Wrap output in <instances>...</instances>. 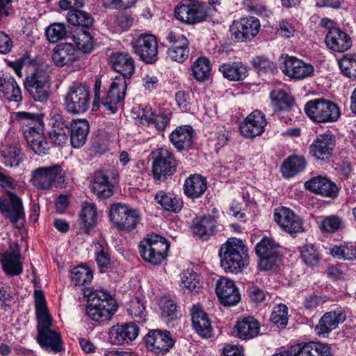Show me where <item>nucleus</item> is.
Here are the masks:
<instances>
[{
    "label": "nucleus",
    "instance_id": "1",
    "mask_svg": "<svg viewBox=\"0 0 356 356\" xmlns=\"http://www.w3.org/2000/svg\"><path fill=\"white\" fill-rule=\"evenodd\" d=\"M28 58L22 56L15 61H9L8 65L13 69L19 77H22L24 67L28 69L24 81L25 90L36 102H46L50 97V83L48 73L43 69L30 65L27 66Z\"/></svg>",
    "mask_w": 356,
    "mask_h": 356
},
{
    "label": "nucleus",
    "instance_id": "2",
    "mask_svg": "<svg viewBox=\"0 0 356 356\" xmlns=\"http://www.w3.org/2000/svg\"><path fill=\"white\" fill-rule=\"evenodd\" d=\"M35 305L38 320V343L42 348L60 352L63 349L60 334L51 329V318L47 310L44 295L41 290L35 291Z\"/></svg>",
    "mask_w": 356,
    "mask_h": 356
},
{
    "label": "nucleus",
    "instance_id": "3",
    "mask_svg": "<svg viewBox=\"0 0 356 356\" xmlns=\"http://www.w3.org/2000/svg\"><path fill=\"white\" fill-rule=\"evenodd\" d=\"M220 266L226 273H238L248 265V248L237 238H229L218 251Z\"/></svg>",
    "mask_w": 356,
    "mask_h": 356
},
{
    "label": "nucleus",
    "instance_id": "4",
    "mask_svg": "<svg viewBox=\"0 0 356 356\" xmlns=\"http://www.w3.org/2000/svg\"><path fill=\"white\" fill-rule=\"evenodd\" d=\"M86 312L88 316L96 322H105L111 318L118 309L115 300L104 291H95L87 295Z\"/></svg>",
    "mask_w": 356,
    "mask_h": 356
},
{
    "label": "nucleus",
    "instance_id": "5",
    "mask_svg": "<svg viewBox=\"0 0 356 356\" xmlns=\"http://www.w3.org/2000/svg\"><path fill=\"white\" fill-rule=\"evenodd\" d=\"M170 243L159 234H148L138 245L139 253L143 260L159 266L167 258Z\"/></svg>",
    "mask_w": 356,
    "mask_h": 356
},
{
    "label": "nucleus",
    "instance_id": "6",
    "mask_svg": "<svg viewBox=\"0 0 356 356\" xmlns=\"http://www.w3.org/2000/svg\"><path fill=\"white\" fill-rule=\"evenodd\" d=\"M209 7L198 0H182L175 8V18L188 25H194L206 21Z\"/></svg>",
    "mask_w": 356,
    "mask_h": 356
},
{
    "label": "nucleus",
    "instance_id": "7",
    "mask_svg": "<svg viewBox=\"0 0 356 356\" xmlns=\"http://www.w3.org/2000/svg\"><path fill=\"white\" fill-rule=\"evenodd\" d=\"M304 110L312 121L318 123L333 122L340 116V110L337 104L323 98L307 102Z\"/></svg>",
    "mask_w": 356,
    "mask_h": 356
},
{
    "label": "nucleus",
    "instance_id": "8",
    "mask_svg": "<svg viewBox=\"0 0 356 356\" xmlns=\"http://www.w3.org/2000/svg\"><path fill=\"white\" fill-rule=\"evenodd\" d=\"M90 105V91L82 83L70 86L64 97L65 110L72 114L79 115L86 113Z\"/></svg>",
    "mask_w": 356,
    "mask_h": 356
},
{
    "label": "nucleus",
    "instance_id": "9",
    "mask_svg": "<svg viewBox=\"0 0 356 356\" xmlns=\"http://www.w3.org/2000/svg\"><path fill=\"white\" fill-rule=\"evenodd\" d=\"M31 181L41 190H49L54 186L63 187L65 182L63 168L59 165L38 168L32 172Z\"/></svg>",
    "mask_w": 356,
    "mask_h": 356
},
{
    "label": "nucleus",
    "instance_id": "10",
    "mask_svg": "<svg viewBox=\"0 0 356 356\" xmlns=\"http://www.w3.org/2000/svg\"><path fill=\"white\" fill-rule=\"evenodd\" d=\"M152 175L155 181L164 182L177 170V161L173 154L165 148H159L153 152Z\"/></svg>",
    "mask_w": 356,
    "mask_h": 356
},
{
    "label": "nucleus",
    "instance_id": "11",
    "mask_svg": "<svg viewBox=\"0 0 356 356\" xmlns=\"http://www.w3.org/2000/svg\"><path fill=\"white\" fill-rule=\"evenodd\" d=\"M130 45L132 51L145 63L152 64L158 60V41L155 35L141 33L132 39Z\"/></svg>",
    "mask_w": 356,
    "mask_h": 356
},
{
    "label": "nucleus",
    "instance_id": "12",
    "mask_svg": "<svg viewBox=\"0 0 356 356\" xmlns=\"http://www.w3.org/2000/svg\"><path fill=\"white\" fill-rule=\"evenodd\" d=\"M280 245L273 238L264 237L255 248L259 258L258 266L261 270H272L278 266Z\"/></svg>",
    "mask_w": 356,
    "mask_h": 356
},
{
    "label": "nucleus",
    "instance_id": "13",
    "mask_svg": "<svg viewBox=\"0 0 356 356\" xmlns=\"http://www.w3.org/2000/svg\"><path fill=\"white\" fill-rule=\"evenodd\" d=\"M259 29V20L257 17L249 16L234 20L229 31L232 40L242 42L252 40L257 35Z\"/></svg>",
    "mask_w": 356,
    "mask_h": 356
},
{
    "label": "nucleus",
    "instance_id": "14",
    "mask_svg": "<svg viewBox=\"0 0 356 356\" xmlns=\"http://www.w3.org/2000/svg\"><path fill=\"white\" fill-rule=\"evenodd\" d=\"M274 220L285 232L293 236L303 232L302 221L291 209L280 207L274 209Z\"/></svg>",
    "mask_w": 356,
    "mask_h": 356
},
{
    "label": "nucleus",
    "instance_id": "15",
    "mask_svg": "<svg viewBox=\"0 0 356 356\" xmlns=\"http://www.w3.org/2000/svg\"><path fill=\"white\" fill-rule=\"evenodd\" d=\"M146 348L156 355H165L174 345V341L167 330H152L145 337Z\"/></svg>",
    "mask_w": 356,
    "mask_h": 356
},
{
    "label": "nucleus",
    "instance_id": "16",
    "mask_svg": "<svg viewBox=\"0 0 356 356\" xmlns=\"http://www.w3.org/2000/svg\"><path fill=\"white\" fill-rule=\"evenodd\" d=\"M127 81L121 76H115L112 81L106 96L102 98V105L111 113H115L118 104L124 100L127 90Z\"/></svg>",
    "mask_w": 356,
    "mask_h": 356
},
{
    "label": "nucleus",
    "instance_id": "17",
    "mask_svg": "<svg viewBox=\"0 0 356 356\" xmlns=\"http://www.w3.org/2000/svg\"><path fill=\"white\" fill-rule=\"evenodd\" d=\"M335 146V136L327 131L316 136L309 147V152L316 159L327 161L331 157Z\"/></svg>",
    "mask_w": 356,
    "mask_h": 356
},
{
    "label": "nucleus",
    "instance_id": "18",
    "mask_svg": "<svg viewBox=\"0 0 356 356\" xmlns=\"http://www.w3.org/2000/svg\"><path fill=\"white\" fill-rule=\"evenodd\" d=\"M282 72L294 79H302L310 76L314 72V67L296 57L286 56L282 63Z\"/></svg>",
    "mask_w": 356,
    "mask_h": 356
},
{
    "label": "nucleus",
    "instance_id": "19",
    "mask_svg": "<svg viewBox=\"0 0 356 356\" xmlns=\"http://www.w3.org/2000/svg\"><path fill=\"white\" fill-rule=\"evenodd\" d=\"M267 124L265 115L259 110L250 113L239 127L241 134L245 138L260 136Z\"/></svg>",
    "mask_w": 356,
    "mask_h": 356
},
{
    "label": "nucleus",
    "instance_id": "20",
    "mask_svg": "<svg viewBox=\"0 0 356 356\" xmlns=\"http://www.w3.org/2000/svg\"><path fill=\"white\" fill-rule=\"evenodd\" d=\"M346 319V312L342 307H337L326 312L320 318L318 323L315 327L316 334L325 337L332 330L337 328L339 325L343 323Z\"/></svg>",
    "mask_w": 356,
    "mask_h": 356
},
{
    "label": "nucleus",
    "instance_id": "21",
    "mask_svg": "<svg viewBox=\"0 0 356 356\" xmlns=\"http://www.w3.org/2000/svg\"><path fill=\"white\" fill-rule=\"evenodd\" d=\"M139 328L134 323H124L111 327L108 340L114 345L128 344L138 335Z\"/></svg>",
    "mask_w": 356,
    "mask_h": 356
},
{
    "label": "nucleus",
    "instance_id": "22",
    "mask_svg": "<svg viewBox=\"0 0 356 356\" xmlns=\"http://www.w3.org/2000/svg\"><path fill=\"white\" fill-rule=\"evenodd\" d=\"M49 136L55 145H63L70 140V122L61 114H55L50 120Z\"/></svg>",
    "mask_w": 356,
    "mask_h": 356
},
{
    "label": "nucleus",
    "instance_id": "23",
    "mask_svg": "<svg viewBox=\"0 0 356 356\" xmlns=\"http://www.w3.org/2000/svg\"><path fill=\"white\" fill-rule=\"evenodd\" d=\"M0 211L11 222L16 223L25 216L22 201L13 193L6 198H0Z\"/></svg>",
    "mask_w": 356,
    "mask_h": 356
},
{
    "label": "nucleus",
    "instance_id": "24",
    "mask_svg": "<svg viewBox=\"0 0 356 356\" xmlns=\"http://www.w3.org/2000/svg\"><path fill=\"white\" fill-rule=\"evenodd\" d=\"M216 292L220 303L224 306L235 305L241 299L234 282L226 277H220L217 281Z\"/></svg>",
    "mask_w": 356,
    "mask_h": 356
},
{
    "label": "nucleus",
    "instance_id": "25",
    "mask_svg": "<svg viewBox=\"0 0 356 356\" xmlns=\"http://www.w3.org/2000/svg\"><path fill=\"white\" fill-rule=\"evenodd\" d=\"M305 186L310 191L323 197L334 199L338 195V186L335 183L325 177L317 176L313 177L306 181Z\"/></svg>",
    "mask_w": 356,
    "mask_h": 356
},
{
    "label": "nucleus",
    "instance_id": "26",
    "mask_svg": "<svg viewBox=\"0 0 356 356\" xmlns=\"http://www.w3.org/2000/svg\"><path fill=\"white\" fill-rule=\"evenodd\" d=\"M325 42L330 50L335 52H344L352 46V40L348 33L336 27L329 29Z\"/></svg>",
    "mask_w": 356,
    "mask_h": 356
},
{
    "label": "nucleus",
    "instance_id": "27",
    "mask_svg": "<svg viewBox=\"0 0 356 356\" xmlns=\"http://www.w3.org/2000/svg\"><path fill=\"white\" fill-rule=\"evenodd\" d=\"M110 63L113 70L125 79L132 76L135 72V61L127 52H115L111 55Z\"/></svg>",
    "mask_w": 356,
    "mask_h": 356
},
{
    "label": "nucleus",
    "instance_id": "28",
    "mask_svg": "<svg viewBox=\"0 0 356 356\" xmlns=\"http://www.w3.org/2000/svg\"><path fill=\"white\" fill-rule=\"evenodd\" d=\"M54 63L58 67L72 65L79 58V51L71 43H61L53 49Z\"/></svg>",
    "mask_w": 356,
    "mask_h": 356
},
{
    "label": "nucleus",
    "instance_id": "29",
    "mask_svg": "<svg viewBox=\"0 0 356 356\" xmlns=\"http://www.w3.org/2000/svg\"><path fill=\"white\" fill-rule=\"evenodd\" d=\"M16 250L10 248L0 256L2 268L6 275L15 276L23 271L22 264L20 261L21 254L18 244H15Z\"/></svg>",
    "mask_w": 356,
    "mask_h": 356
},
{
    "label": "nucleus",
    "instance_id": "30",
    "mask_svg": "<svg viewBox=\"0 0 356 356\" xmlns=\"http://www.w3.org/2000/svg\"><path fill=\"white\" fill-rule=\"evenodd\" d=\"M192 325L195 332L202 338L212 337V327L208 314L199 306L194 305L191 312Z\"/></svg>",
    "mask_w": 356,
    "mask_h": 356
},
{
    "label": "nucleus",
    "instance_id": "31",
    "mask_svg": "<svg viewBox=\"0 0 356 356\" xmlns=\"http://www.w3.org/2000/svg\"><path fill=\"white\" fill-rule=\"evenodd\" d=\"M24 137L28 145L35 154L44 155L48 153L49 145L39 126L30 127L29 131H24Z\"/></svg>",
    "mask_w": 356,
    "mask_h": 356
},
{
    "label": "nucleus",
    "instance_id": "32",
    "mask_svg": "<svg viewBox=\"0 0 356 356\" xmlns=\"http://www.w3.org/2000/svg\"><path fill=\"white\" fill-rule=\"evenodd\" d=\"M216 220L213 216H204L193 220L191 227L193 234L202 241L208 240L217 232Z\"/></svg>",
    "mask_w": 356,
    "mask_h": 356
},
{
    "label": "nucleus",
    "instance_id": "33",
    "mask_svg": "<svg viewBox=\"0 0 356 356\" xmlns=\"http://www.w3.org/2000/svg\"><path fill=\"white\" fill-rule=\"evenodd\" d=\"M194 131L191 126H180L173 131L170 140L179 151L188 150L193 143Z\"/></svg>",
    "mask_w": 356,
    "mask_h": 356
},
{
    "label": "nucleus",
    "instance_id": "34",
    "mask_svg": "<svg viewBox=\"0 0 356 356\" xmlns=\"http://www.w3.org/2000/svg\"><path fill=\"white\" fill-rule=\"evenodd\" d=\"M141 124L154 126L157 131H163L170 122V118L165 113L154 114L151 107L145 106L138 115Z\"/></svg>",
    "mask_w": 356,
    "mask_h": 356
},
{
    "label": "nucleus",
    "instance_id": "35",
    "mask_svg": "<svg viewBox=\"0 0 356 356\" xmlns=\"http://www.w3.org/2000/svg\"><path fill=\"white\" fill-rule=\"evenodd\" d=\"M89 128V123L85 119L70 122V140L74 147L79 148L85 144Z\"/></svg>",
    "mask_w": 356,
    "mask_h": 356
},
{
    "label": "nucleus",
    "instance_id": "36",
    "mask_svg": "<svg viewBox=\"0 0 356 356\" xmlns=\"http://www.w3.org/2000/svg\"><path fill=\"white\" fill-rule=\"evenodd\" d=\"M207 188V179L200 175H192L188 177L184 184V194L191 199L200 197Z\"/></svg>",
    "mask_w": 356,
    "mask_h": 356
},
{
    "label": "nucleus",
    "instance_id": "37",
    "mask_svg": "<svg viewBox=\"0 0 356 356\" xmlns=\"http://www.w3.org/2000/svg\"><path fill=\"white\" fill-rule=\"evenodd\" d=\"M234 329L236 336L239 339L247 340L252 339L259 334L260 324L255 318L248 316L237 321Z\"/></svg>",
    "mask_w": 356,
    "mask_h": 356
},
{
    "label": "nucleus",
    "instance_id": "38",
    "mask_svg": "<svg viewBox=\"0 0 356 356\" xmlns=\"http://www.w3.org/2000/svg\"><path fill=\"white\" fill-rule=\"evenodd\" d=\"M0 92L8 102H19L22 99L21 89L15 79L8 74H2L0 79Z\"/></svg>",
    "mask_w": 356,
    "mask_h": 356
},
{
    "label": "nucleus",
    "instance_id": "39",
    "mask_svg": "<svg viewBox=\"0 0 356 356\" xmlns=\"http://www.w3.org/2000/svg\"><path fill=\"white\" fill-rule=\"evenodd\" d=\"M0 156L1 163L6 167H17L23 160L21 147L17 143L3 145Z\"/></svg>",
    "mask_w": 356,
    "mask_h": 356
},
{
    "label": "nucleus",
    "instance_id": "40",
    "mask_svg": "<svg viewBox=\"0 0 356 356\" xmlns=\"http://www.w3.org/2000/svg\"><path fill=\"white\" fill-rule=\"evenodd\" d=\"M296 356H332L331 348L326 343L310 341L295 346Z\"/></svg>",
    "mask_w": 356,
    "mask_h": 356
},
{
    "label": "nucleus",
    "instance_id": "41",
    "mask_svg": "<svg viewBox=\"0 0 356 356\" xmlns=\"http://www.w3.org/2000/svg\"><path fill=\"white\" fill-rule=\"evenodd\" d=\"M219 72L229 81L243 80L248 76L246 66L241 62H228L219 66Z\"/></svg>",
    "mask_w": 356,
    "mask_h": 356
},
{
    "label": "nucleus",
    "instance_id": "42",
    "mask_svg": "<svg viewBox=\"0 0 356 356\" xmlns=\"http://www.w3.org/2000/svg\"><path fill=\"white\" fill-rule=\"evenodd\" d=\"M155 202L164 210L179 213L183 208V202L176 195L163 191L158 192L154 197Z\"/></svg>",
    "mask_w": 356,
    "mask_h": 356
},
{
    "label": "nucleus",
    "instance_id": "43",
    "mask_svg": "<svg viewBox=\"0 0 356 356\" xmlns=\"http://www.w3.org/2000/svg\"><path fill=\"white\" fill-rule=\"evenodd\" d=\"M271 105L275 111H289L295 106L291 95L283 89H275L270 93Z\"/></svg>",
    "mask_w": 356,
    "mask_h": 356
},
{
    "label": "nucleus",
    "instance_id": "44",
    "mask_svg": "<svg viewBox=\"0 0 356 356\" xmlns=\"http://www.w3.org/2000/svg\"><path fill=\"white\" fill-rule=\"evenodd\" d=\"M305 166L306 161L304 157L290 156L283 162L281 170L284 177L290 178L302 172Z\"/></svg>",
    "mask_w": 356,
    "mask_h": 356
},
{
    "label": "nucleus",
    "instance_id": "45",
    "mask_svg": "<svg viewBox=\"0 0 356 356\" xmlns=\"http://www.w3.org/2000/svg\"><path fill=\"white\" fill-rule=\"evenodd\" d=\"M67 19L70 24L79 26L77 30H88L93 24V18L89 13L79 9H74L67 14Z\"/></svg>",
    "mask_w": 356,
    "mask_h": 356
},
{
    "label": "nucleus",
    "instance_id": "46",
    "mask_svg": "<svg viewBox=\"0 0 356 356\" xmlns=\"http://www.w3.org/2000/svg\"><path fill=\"white\" fill-rule=\"evenodd\" d=\"M79 216L85 228L88 229L93 228L97 223L98 219L96 205L90 202H83Z\"/></svg>",
    "mask_w": 356,
    "mask_h": 356
},
{
    "label": "nucleus",
    "instance_id": "47",
    "mask_svg": "<svg viewBox=\"0 0 356 356\" xmlns=\"http://www.w3.org/2000/svg\"><path fill=\"white\" fill-rule=\"evenodd\" d=\"M73 40L76 48L84 54H89L94 49L95 42L89 29L76 30Z\"/></svg>",
    "mask_w": 356,
    "mask_h": 356
},
{
    "label": "nucleus",
    "instance_id": "48",
    "mask_svg": "<svg viewBox=\"0 0 356 356\" xmlns=\"http://www.w3.org/2000/svg\"><path fill=\"white\" fill-rule=\"evenodd\" d=\"M180 287L185 293L198 292L201 287L199 275L193 270H185L180 275Z\"/></svg>",
    "mask_w": 356,
    "mask_h": 356
},
{
    "label": "nucleus",
    "instance_id": "49",
    "mask_svg": "<svg viewBox=\"0 0 356 356\" xmlns=\"http://www.w3.org/2000/svg\"><path fill=\"white\" fill-rule=\"evenodd\" d=\"M211 64L208 58H199L192 65V74L197 81H203L210 75Z\"/></svg>",
    "mask_w": 356,
    "mask_h": 356
},
{
    "label": "nucleus",
    "instance_id": "50",
    "mask_svg": "<svg viewBox=\"0 0 356 356\" xmlns=\"http://www.w3.org/2000/svg\"><path fill=\"white\" fill-rule=\"evenodd\" d=\"M140 221V216L137 210L131 209L115 226L122 231L130 232L137 227Z\"/></svg>",
    "mask_w": 356,
    "mask_h": 356
},
{
    "label": "nucleus",
    "instance_id": "51",
    "mask_svg": "<svg viewBox=\"0 0 356 356\" xmlns=\"http://www.w3.org/2000/svg\"><path fill=\"white\" fill-rule=\"evenodd\" d=\"M71 278L74 285H85L91 282L93 273L88 267L79 266L72 270Z\"/></svg>",
    "mask_w": 356,
    "mask_h": 356
},
{
    "label": "nucleus",
    "instance_id": "52",
    "mask_svg": "<svg viewBox=\"0 0 356 356\" xmlns=\"http://www.w3.org/2000/svg\"><path fill=\"white\" fill-rule=\"evenodd\" d=\"M330 253L332 257L339 259L349 261L356 259V247L353 245H334L330 249Z\"/></svg>",
    "mask_w": 356,
    "mask_h": 356
},
{
    "label": "nucleus",
    "instance_id": "53",
    "mask_svg": "<svg viewBox=\"0 0 356 356\" xmlns=\"http://www.w3.org/2000/svg\"><path fill=\"white\" fill-rule=\"evenodd\" d=\"M300 254L303 262L309 267L316 266L320 262V253L312 244L304 245L300 251Z\"/></svg>",
    "mask_w": 356,
    "mask_h": 356
},
{
    "label": "nucleus",
    "instance_id": "54",
    "mask_svg": "<svg viewBox=\"0 0 356 356\" xmlns=\"http://www.w3.org/2000/svg\"><path fill=\"white\" fill-rule=\"evenodd\" d=\"M270 321L278 328L285 327L288 323V308L284 304L274 307L270 315Z\"/></svg>",
    "mask_w": 356,
    "mask_h": 356
},
{
    "label": "nucleus",
    "instance_id": "55",
    "mask_svg": "<svg viewBox=\"0 0 356 356\" xmlns=\"http://www.w3.org/2000/svg\"><path fill=\"white\" fill-rule=\"evenodd\" d=\"M341 72L349 78H356V54L346 55L339 60Z\"/></svg>",
    "mask_w": 356,
    "mask_h": 356
},
{
    "label": "nucleus",
    "instance_id": "56",
    "mask_svg": "<svg viewBox=\"0 0 356 356\" xmlns=\"http://www.w3.org/2000/svg\"><path fill=\"white\" fill-rule=\"evenodd\" d=\"M95 260L102 272H105L111 268L110 253L106 248L102 247L99 243L96 245Z\"/></svg>",
    "mask_w": 356,
    "mask_h": 356
},
{
    "label": "nucleus",
    "instance_id": "57",
    "mask_svg": "<svg viewBox=\"0 0 356 356\" xmlns=\"http://www.w3.org/2000/svg\"><path fill=\"white\" fill-rule=\"evenodd\" d=\"M66 33L65 26L61 23H54L46 30L47 38L51 43L57 42L58 40L64 38Z\"/></svg>",
    "mask_w": 356,
    "mask_h": 356
},
{
    "label": "nucleus",
    "instance_id": "58",
    "mask_svg": "<svg viewBox=\"0 0 356 356\" xmlns=\"http://www.w3.org/2000/svg\"><path fill=\"white\" fill-rule=\"evenodd\" d=\"M131 209V207L121 203L111 204L108 212L111 221L115 225Z\"/></svg>",
    "mask_w": 356,
    "mask_h": 356
},
{
    "label": "nucleus",
    "instance_id": "59",
    "mask_svg": "<svg viewBox=\"0 0 356 356\" xmlns=\"http://www.w3.org/2000/svg\"><path fill=\"white\" fill-rule=\"evenodd\" d=\"M167 40L172 44L169 49H188V40L187 38L180 33L171 31L168 36Z\"/></svg>",
    "mask_w": 356,
    "mask_h": 356
},
{
    "label": "nucleus",
    "instance_id": "60",
    "mask_svg": "<svg viewBox=\"0 0 356 356\" xmlns=\"http://www.w3.org/2000/svg\"><path fill=\"white\" fill-rule=\"evenodd\" d=\"M128 312L134 318H138L141 321H145L146 316L145 307L143 302L136 297L130 301V306Z\"/></svg>",
    "mask_w": 356,
    "mask_h": 356
},
{
    "label": "nucleus",
    "instance_id": "61",
    "mask_svg": "<svg viewBox=\"0 0 356 356\" xmlns=\"http://www.w3.org/2000/svg\"><path fill=\"white\" fill-rule=\"evenodd\" d=\"M341 223V219L336 216L326 217L321 224V229L328 233H333L338 230Z\"/></svg>",
    "mask_w": 356,
    "mask_h": 356
},
{
    "label": "nucleus",
    "instance_id": "62",
    "mask_svg": "<svg viewBox=\"0 0 356 356\" xmlns=\"http://www.w3.org/2000/svg\"><path fill=\"white\" fill-rule=\"evenodd\" d=\"M252 65L259 73L272 72L273 63L269 59L264 56H257L252 60Z\"/></svg>",
    "mask_w": 356,
    "mask_h": 356
},
{
    "label": "nucleus",
    "instance_id": "63",
    "mask_svg": "<svg viewBox=\"0 0 356 356\" xmlns=\"http://www.w3.org/2000/svg\"><path fill=\"white\" fill-rule=\"evenodd\" d=\"M160 307L162 310L163 316H168L170 319H173L175 316L177 311V305L174 300L163 297L160 300Z\"/></svg>",
    "mask_w": 356,
    "mask_h": 356
},
{
    "label": "nucleus",
    "instance_id": "64",
    "mask_svg": "<svg viewBox=\"0 0 356 356\" xmlns=\"http://www.w3.org/2000/svg\"><path fill=\"white\" fill-rule=\"evenodd\" d=\"M99 200H105L111 197L114 194V186L111 183L95 188L91 190Z\"/></svg>",
    "mask_w": 356,
    "mask_h": 356
}]
</instances>
